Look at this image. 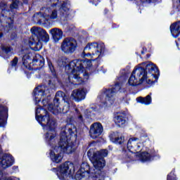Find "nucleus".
Returning a JSON list of instances; mask_svg holds the SVG:
<instances>
[{
    "instance_id": "nucleus-9",
    "label": "nucleus",
    "mask_w": 180,
    "mask_h": 180,
    "mask_svg": "<svg viewBox=\"0 0 180 180\" xmlns=\"http://www.w3.org/2000/svg\"><path fill=\"white\" fill-rule=\"evenodd\" d=\"M49 94L50 91H49V89L45 86H39L34 90L36 102H40L42 99L41 103L44 106L49 105V98L46 99V98H49Z\"/></svg>"
},
{
    "instance_id": "nucleus-17",
    "label": "nucleus",
    "mask_w": 180,
    "mask_h": 180,
    "mask_svg": "<svg viewBox=\"0 0 180 180\" xmlns=\"http://www.w3.org/2000/svg\"><path fill=\"white\" fill-rule=\"evenodd\" d=\"M15 163L13 157L8 154H5L2 158H0V166L4 169L12 167Z\"/></svg>"
},
{
    "instance_id": "nucleus-29",
    "label": "nucleus",
    "mask_w": 180,
    "mask_h": 180,
    "mask_svg": "<svg viewBox=\"0 0 180 180\" xmlns=\"http://www.w3.org/2000/svg\"><path fill=\"white\" fill-rule=\"evenodd\" d=\"M167 180H176V177L173 172H170V174L167 175Z\"/></svg>"
},
{
    "instance_id": "nucleus-3",
    "label": "nucleus",
    "mask_w": 180,
    "mask_h": 180,
    "mask_svg": "<svg viewBox=\"0 0 180 180\" xmlns=\"http://www.w3.org/2000/svg\"><path fill=\"white\" fill-rule=\"evenodd\" d=\"M91 60L85 62L79 60H74L70 62V60L65 58H63L61 61H59V65L65 68V70L69 74V81L71 82L72 79V82H81L82 81L79 78L81 74H83L84 77H86V79H88V74L85 72V65L91 67Z\"/></svg>"
},
{
    "instance_id": "nucleus-25",
    "label": "nucleus",
    "mask_w": 180,
    "mask_h": 180,
    "mask_svg": "<svg viewBox=\"0 0 180 180\" xmlns=\"http://www.w3.org/2000/svg\"><path fill=\"white\" fill-rule=\"evenodd\" d=\"M139 157L141 161H142L143 162H146V161H150L151 158V155L147 152H143L139 154Z\"/></svg>"
},
{
    "instance_id": "nucleus-33",
    "label": "nucleus",
    "mask_w": 180,
    "mask_h": 180,
    "mask_svg": "<svg viewBox=\"0 0 180 180\" xmlns=\"http://www.w3.org/2000/svg\"><path fill=\"white\" fill-rule=\"evenodd\" d=\"M18 64V58H14V59L12 61V67H16V65Z\"/></svg>"
},
{
    "instance_id": "nucleus-34",
    "label": "nucleus",
    "mask_w": 180,
    "mask_h": 180,
    "mask_svg": "<svg viewBox=\"0 0 180 180\" xmlns=\"http://www.w3.org/2000/svg\"><path fill=\"white\" fill-rule=\"evenodd\" d=\"M90 2H92V4L96 6V5H98V2H101V1L100 0H91Z\"/></svg>"
},
{
    "instance_id": "nucleus-40",
    "label": "nucleus",
    "mask_w": 180,
    "mask_h": 180,
    "mask_svg": "<svg viewBox=\"0 0 180 180\" xmlns=\"http://www.w3.org/2000/svg\"><path fill=\"white\" fill-rule=\"evenodd\" d=\"M68 110V109H66V112Z\"/></svg>"
},
{
    "instance_id": "nucleus-16",
    "label": "nucleus",
    "mask_w": 180,
    "mask_h": 180,
    "mask_svg": "<svg viewBox=\"0 0 180 180\" xmlns=\"http://www.w3.org/2000/svg\"><path fill=\"white\" fill-rule=\"evenodd\" d=\"M103 132V127L102 124L96 122L91 126L90 136L93 139H98L101 134Z\"/></svg>"
},
{
    "instance_id": "nucleus-22",
    "label": "nucleus",
    "mask_w": 180,
    "mask_h": 180,
    "mask_svg": "<svg viewBox=\"0 0 180 180\" xmlns=\"http://www.w3.org/2000/svg\"><path fill=\"white\" fill-rule=\"evenodd\" d=\"M92 154L93 155H96L100 158L104 159V157H108V150L103 149V150L94 152V149H90L87 153V155H89V157H91Z\"/></svg>"
},
{
    "instance_id": "nucleus-11",
    "label": "nucleus",
    "mask_w": 180,
    "mask_h": 180,
    "mask_svg": "<svg viewBox=\"0 0 180 180\" xmlns=\"http://www.w3.org/2000/svg\"><path fill=\"white\" fill-rule=\"evenodd\" d=\"M91 161L94 168H96V169H98V174H95V178H96V180L103 179V176L101 174V170L102 169V168H103V167H105L106 164V162H105V159L93 155V156L91 158Z\"/></svg>"
},
{
    "instance_id": "nucleus-2",
    "label": "nucleus",
    "mask_w": 180,
    "mask_h": 180,
    "mask_svg": "<svg viewBox=\"0 0 180 180\" xmlns=\"http://www.w3.org/2000/svg\"><path fill=\"white\" fill-rule=\"evenodd\" d=\"M51 6H47L46 7L42 8L43 12L40 23L42 25H47L50 23V20H55L58 17L61 18H67L68 15V6L65 0H51Z\"/></svg>"
},
{
    "instance_id": "nucleus-20",
    "label": "nucleus",
    "mask_w": 180,
    "mask_h": 180,
    "mask_svg": "<svg viewBox=\"0 0 180 180\" xmlns=\"http://www.w3.org/2000/svg\"><path fill=\"white\" fill-rule=\"evenodd\" d=\"M49 33L56 42L60 41L63 39V30L60 28H53L49 30Z\"/></svg>"
},
{
    "instance_id": "nucleus-15",
    "label": "nucleus",
    "mask_w": 180,
    "mask_h": 180,
    "mask_svg": "<svg viewBox=\"0 0 180 180\" xmlns=\"http://www.w3.org/2000/svg\"><path fill=\"white\" fill-rule=\"evenodd\" d=\"M89 166L87 164H83L80 169L75 175V180H89Z\"/></svg>"
},
{
    "instance_id": "nucleus-24",
    "label": "nucleus",
    "mask_w": 180,
    "mask_h": 180,
    "mask_svg": "<svg viewBox=\"0 0 180 180\" xmlns=\"http://www.w3.org/2000/svg\"><path fill=\"white\" fill-rule=\"evenodd\" d=\"M136 101L143 105H151V95H148L145 98L139 97Z\"/></svg>"
},
{
    "instance_id": "nucleus-19",
    "label": "nucleus",
    "mask_w": 180,
    "mask_h": 180,
    "mask_svg": "<svg viewBox=\"0 0 180 180\" xmlns=\"http://www.w3.org/2000/svg\"><path fill=\"white\" fill-rule=\"evenodd\" d=\"M8 119V108L0 105V126L2 127L6 124Z\"/></svg>"
},
{
    "instance_id": "nucleus-1",
    "label": "nucleus",
    "mask_w": 180,
    "mask_h": 180,
    "mask_svg": "<svg viewBox=\"0 0 180 180\" xmlns=\"http://www.w3.org/2000/svg\"><path fill=\"white\" fill-rule=\"evenodd\" d=\"M160 70L157 65L149 62L146 64V68L138 66L132 72L128 80L127 85L130 86H137L146 81L147 84H153L154 79H158Z\"/></svg>"
},
{
    "instance_id": "nucleus-23",
    "label": "nucleus",
    "mask_w": 180,
    "mask_h": 180,
    "mask_svg": "<svg viewBox=\"0 0 180 180\" xmlns=\"http://www.w3.org/2000/svg\"><path fill=\"white\" fill-rule=\"evenodd\" d=\"M32 63L35 64V65H39L41 67L44 65V58L41 55L36 54L32 59Z\"/></svg>"
},
{
    "instance_id": "nucleus-21",
    "label": "nucleus",
    "mask_w": 180,
    "mask_h": 180,
    "mask_svg": "<svg viewBox=\"0 0 180 180\" xmlns=\"http://www.w3.org/2000/svg\"><path fill=\"white\" fill-rule=\"evenodd\" d=\"M170 32L174 39H176L180 34V21L174 22L170 25Z\"/></svg>"
},
{
    "instance_id": "nucleus-27",
    "label": "nucleus",
    "mask_w": 180,
    "mask_h": 180,
    "mask_svg": "<svg viewBox=\"0 0 180 180\" xmlns=\"http://www.w3.org/2000/svg\"><path fill=\"white\" fill-rule=\"evenodd\" d=\"M124 141V136L120 135L117 137L115 138V143L117 144H122Z\"/></svg>"
},
{
    "instance_id": "nucleus-8",
    "label": "nucleus",
    "mask_w": 180,
    "mask_h": 180,
    "mask_svg": "<svg viewBox=\"0 0 180 180\" xmlns=\"http://www.w3.org/2000/svg\"><path fill=\"white\" fill-rule=\"evenodd\" d=\"M103 51H105V45L103 44H98V42L89 43L84 47L82 57H92V56L101 57V55L103 54Z\"/></svg>"
},
{
    "instance_id": "nucleus-31",
    "label": "nucleus",
    "mask_w": 180,
    "mask_h": 180,
    "mask_svg": "<svg viewBox=\"0 0 180 180\" xmlns=\"http://www.w3.org/2000/svg\"><path fill=\"white\" fill-rule=\"evenodd\" d=\"M143 4H154L157 0H140Z\"/></svg>"
},
{
    "instance_id": "nucleus-12",
    "label": "nucleus",
    "mask_w": 180,
    "mask_h": 180,
    "mask_svg": "<svg viewBox=\"0 0 180 180\" xmlns=\"http://www.w3.org/2000/svg\"><path fill=\"white\" fill-rule=\"evenodd\" d=\"M60 101H65V94L63 93V91H58L56 93V97L53 100V105H49V110L55 114L61 112V108H60Z\"/></svg>"
},
{
    "instance_id": "nucleus-4",
    "label": "nucleus",
    "mask_w": 180,
    "mask_h": 180,
    "mask_svg": "<svg viewBox=\"0 0 180 180\" xmlns=\"http://www.w3.org/2000/svg\"><path fill=\"white\" fill-rule=\"evenodd\" d=\"M36 119L40 123L47 133L45 135V139L48 143L54 144L56 141V121L50 117V114L41 107L37 108L36 110Z\"/></svg>"
},
{
    "instance_id": "nucleus-28",
    "label": "nucleus",
    "mask_w": 180,
    "mask_h": 180,
    "mask_svg": "<svg viewBox=\"0 0 180 180\" xmlns=\"http://www.w3.org/2000/svg\"><path fill=\"white\" fill-rule=\"evenodd\" d=\"M1 49H2L3 51H4V53H6V54H11V53H12V49L9 46H3L1 47Z\"/></svg>"
},
{
    "instance_id": "nucleus-30",
    "label": "nucleus",
    "mask_w": 180,
    "mask_h": 180,
    "mask_svg": "<svg viewBox=\"0 0 180 180\" xmlns=\"http://www.w3.org/2000/svg\"><path fill=\"white\" fill-rule=\"evenodd\" d=\"M30 60V58L29 57L28 55H25L22 57V61H23V64L26 65L29 63V60Z\"/></svg>"
},
{
    "instance_id": "nucleus-38",
    "label": "nucleus",
    "mask_w": 180,
    "mask_h": 180,
    "mask_svg": "<svg viewBox=\"0 0 180 180\" xmlns=\"http://www.w3.org/2000/svg\"><path fill=\"white\" fill-rule=\"evenodd\" d=\"M0 39H2V35H1V34H0Z\"/></svg>"
},
{
    "instance_id": "nucleus-7",
    "label": "nucleus",
    "mask_w": 180,
    "mask_h": 180,
    "mask_svg": "<svg viewBox=\"0 0 180 180\" xmlns=\"http://www.w3.org/2000/svg\"><path fill=\"white\" fill-rule=\"evenodd\" d=\"M120 84L117 83L112 89L106 90L104 92L103 96L105 100L103 101V104L96 107L98 112H105L106 108H110L115 103V93L120 91Z\"/></svg>"
},
{
    "instance_id": "nucleus-14",
    "label": "nucleus",
    "mask_w": 180,
    "mask_h": 180,
    "mask_svg": "<svg viewBox=\"0 0 180 180\" xmlns=\"http://www.w3.org/2000/svg\"><path fill=\"white\" fill-rule=\"evenodd\" d=\"M143 147V144L140 143V140L136 138H131L128 141L127 143V148L130 153L133 154H136L137 153H140L141 148Z\"/></svg>"
},
{
    "instance_id": "nucleus-10",
    "label": "nucleus",
    "mask_w": 180,
    "mask_h": 180,
    "mask_svg": "<svg viewBox=\"0 0 180 180\" xmlns=\"http://www.w3.org/2000/svg\"><path fill=\"white\" fill-rule=\"evenodd\" d=\"M74 174V165L65 162L60 165V167L58 168V171L56 175L60 180L66 179L68 176H71Z\"/></svg>"
},
{
    "instance_id": "nucleus-18",
    "label": "nucleus",
    "mask_w": 180,
    "mask_h": 180,
    "mask_svg": "<svg viewBox=\"0 0 180 180\" xmlns=\"http://www.w3.org/2000/svg\"><path fill=\"white\" fill-rule=\"evenodd\" d=\"M85 96H86V91H85V89H75L71 94V98L73 101H75V102H81V101H84Z\"/></svg>"
},
{
    "instance_id": "nucleus-6",
    "label": "nucleus",
    "mask_w": 180,
    "mask_h": 180,
    "mask_svg": "<svg viewBox=\"0 0 180 180\" xmlns=\"http://www.w3.org/2000/svg\"><path fill=\"white\" fill-rule=\"evenodd\" d=\"M30 31L32 34L34 36V37L32 38V40L34 41L33 44L36 46V48L34 49V50L35 51H39V50H41L43 43H47L49 40H50V36H49V34H47L46 30L40 27H33L31 28Z\"/></svg>"
},
{
    "instance_id": "nucleus-37",
    "label": "nucleus",
    "mask_w": 180,
    "mask_h": 180,
    "mask_svg": "<svg viewBox=\"0 0 180 180\" xmlns=\"http://www.w3.org/2000/svg\"><path fill=\"white\" fill-rule=\"evenodd\" d=\"M79 119H82V115H79Z\"/></svg>"
},
{
    "instance_id": "nucleus-35",
    "label": "nucleus",
    "mask_w": 180,
    "mask_h": 180,
    "mask_svg": "<svg viewBox=\"0 0 180 180\" xmlns=\"http://www.w3.org/2000/svg\"><path fill=\"white\" fill-rule=\"evenodd\" d=\"M68 131H69V134H70V136H72V133H74V131H72V129H69Z\"/></svg>"
},
{
    "instance_id": "nucleus-32",
    "label": "nucleus",
    "mask_w": 180,
    "mask_h": 180,
    "mask_svg": "<svg viewBox=\"0 0 180 180\" xmlns=\"http://www.w3.org/2000/svg\"><path fill=\"white\" fill-rule=\"evenodd\" d=\"M11 9H15L18 8V1H14L11 6H10Z\"/></svg>"
},
{
    "instance_id": "nucleus-26",
    "label": "nucleus",
    "mask_w": 180,
    "mask_h": 180,
    "mask_svg": "<svg viewBox=\"0 0 180 180\" xmlns=\"http://www.w3.org/2000/svg\"><path fill=\"white\" fill-rule=\"evenodd\" d=\"M115 122L120 126V127H122L124 123H126V120L122 116V115H117L114 119Z\"/></svg>"
},
{
    "instance_id": "nucleus-13",
    "label": "nucleus",
    "mask_w": 180,
    "mask_h": 180,
    "mask_svg": "<svg viewBox=\"0 0 180 180\" xmlns=\"http://www.w3.org/2000/svg\"><path fill=\"white\" fill-rule=\"evenodd\" d=\"M77 49V41L74 39H65L61 44V50L66 54H72Z\"/></svg>"
},
{
    "instance_id": "nucleus-5",
    "label": "nucleus",
    "mask_w": 180,
    "mask_h": 180,
    "mask_svg": "<svg viewBox=\"0 0 180 180\" xmlns=\"http://www.w3.org/2000/svg\"><path fill=\"white\" fill-rule=\"evenodd\" d=\"M75 150H77V146L74 143L70 141L66 132L63 130L58 146L52 148L50 152V158L53 162L58 164L63 160V153L72 154V153H75Z\"/></svg>"
},
{
    "instance_id": "nucleus-39",
    "label": "nucleus",
    "mask_w": 180,
    "mask_h": 180,
    "mask_svg": "<svg viewBox=\"0 0 180 180\" xmlns=\"http://www.w3.org/2000/svg\"><path fill=\"white\" fill-rule=\"evenodd\" d=\"M5 180H12V179H6Z\"/></svg>"
},
{
    "instance_id": "nucleus-36",
    "label": "nucleus",
    "mask_w": 180,
    "mask_h": 180,
    "mask_svg": "<svg viewBox=\"0 0 180 180\" xmlns=\"http://www.w3.org/2000/svg\"><path fill=\"white\" fill-rule=\"evenodd\" d=\"M2 178V172L0 171V179Z\"/></svg>"
},
{
    "instance_id": "nucleus-41",
    "label": "nucleus",
    "mask_w": 180,
    "mask_h": 180,
    "mask_svg": "<svg viewBox=\"0 0 180 180\" xmlns=\"http://www.w3.org/2000/svg\"><path fill=\"white\" fill-rule=\"evenodd\" d=\"M38 16H40V14H38Z\"/></svg>"
}]
</instances>
